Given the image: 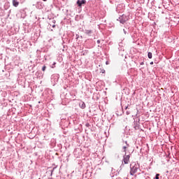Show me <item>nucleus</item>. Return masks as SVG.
Returning a JSON list of instances; mask_svg holds the SVG:
<instances>
[{
    "instance_id": "1",
    "label": "nucleus",
    "mask_w": 179,
    "mask_h": 179,
    "mask_svg": "<svg viewBox=\"0 0 179 179\" xmlns=\"http://www.w3.org/2000/svg\"><path fill=\"white\" fill-rule=\"evenodd\" d=\"M138 173V165H134L130 170L131 176H135Z\"/></svg>"
},
{
    "instance_id": "2",
    "label": "nucleus",
    "mask_w": 179,
    "mask_h": 179,
    "mask_svg": "<svg viewBox=\"0 0 179 179\" xmlns=\"http://www.w3.org/2000/svg\"><path fill=\"white\" fill-rule=\"evenodd\" d=\"M131 157L129 155H124V157H123V162L124 164H128V163H129V158Z\"/></svg>"
},
{
    "instance_id": "3",
    "label": "nucleus",
    "mask_w": 179,
    "mask_h": 179,
    "mask_svg": "<svg viewBox=\"0 0 179 179\" xmlns=\"http://www.w3.org/2000/svg\"><path fill=\"white\" fill-rule=\"evenodd\" d=\"M77 5L79 8L82 7V5H86V0H78Z\"/></svg>"
},
{
    "instance_id": "4",
    "label": "nucleus",
    "mask_w": 179,
    "mask_h": 179,
    "mask_svg": "<svg viewBox=\"0 0 179 179\" xmlns=\"http://www.w3.org/2000/svg\"><path fill=\"white\" fill-rule=\"evenodd\" d=\"M13 6H15V8H17V6H19V3L16 0H13Z\"/></svg>"
},
{
    "instance_id": "5",
    "label": "nucleus",
    "mask_w": 179,
    "mask_h": 179,
    "mask_svg": "<svg viewBox=\"0 0 179 179\" xmlns=\"http://www.w3.org/2000/svg\"><path fill=\"white\" fill-rule=\"evenodd\" d=\"M80 107L81 108H86V104L85 103V102H82L80 103Z\"/></svg>"
},
{
    "instance_id": "6",
    "label": "nucleus",
    "mask_w": 179,
    "mask_h": 179,
    "mask_svg": "<svg viewBox=\"0 0 179 179\" xmlns=\"http://www.w3.org/2000/svg\"><path fill=\"white\" fill-rule=\"evenodd\" d=\"M148 57L150 59H152V52H149L148 54Z\"/></svg>"
},
{
    "instance_id": "7",
    "label": "nucleus",
    "mask_w": 179,
    "mask_h": 179,
    "mask_svg": "<svg viewBox=\"0 0 179 179\" xmlns=\"http://www.w3.org/2000/svg\"><path fill=\"white\" fill-rule=\"evenodd\" d=\"M47 69V67L45 66H43V68H42V71H45V69Z\"/></svg>"
},
{
    "instance_id": "8",
    "label": "nucleus",
    "mask_w": 179,
    "mask_h": 179,
    "mask_svg": "<svg viewBox=\"0 0 179 179\" xmlns=\"http://www.w3.org/2000/svg\"><path fill=\"white\" fill-rule=\"evenodd\" d=\"M128 147H127V146H124L123 147V149H124V152H127V148Z\"/></svg>"
},
{
    "instance_id": "9",
    "label": "nucleus",
    "mask_w": 179,
    "mask_h": 179,
    "mask_svg": "<svg viewBox=\"0 0 179 179\" xmlns=\"http://www.w3.org/2000/svg\"><path fill=\"white\" fill-rule=\"evenodd\" d=\"M159 176H160V174H157L156 176H155V179H159Z\"/></svg>"
},
{
    "instance_id": "10",
    "label": "nucleus",
    "mask_w": 179,
    "mask_h": 179,
    "mask_svg": "<svg viewBox=\"0 0 179 179\" xmlns=\"http://www.w3.org/2000/svg\"><path fill=\"white\" fill-rule=\"evenodd\" d=\"M97 43H98V44H100V41L98 40V41H97Z\"/></svg>"
},
{
    "instance_id": "11",
    "label": "nucleus",
    "mask_w": 179,
    "mask_h": 179,
    "mask_svg": "<svg viewBox=\"0 0 179 179\" xmlns=\"http://www.w3.org/2000/svg\"><path fill=\"white\" fill-rule=\"evenodd\" d=\"M150 65H153V62H150Z\"/></svg>"
},
{
    "instance_id": "12",
    "label": "nucleus",
    "mask_w": 179,
    "mask_h": 179,
    "mask_svg": "<svg viewBox=\"0 0 179 179\" xmlns=\"http://www.w3.org/2000/svg\"><path fill=\"white\" fill-rule=\"evenodd\" d=\"M127 115H129V112H127Z\"/></svg>"
},
{
    "instance_id": "13",
    "label": "nucleus",
    "mask_w": 179,
    "mask_h": 179,
    "mask_svg": "<svg viewBox=\"0 0 179 179\" xmlns=\"http://www.w3.org/2000/svg\"><path fill=\"white\" fill-rule=\"evenodd\" d=\"M88 33H92V31H90Z\"/></svg>"
},
{
    "instance_id": "14",
    "label": "nucleus",
    "mask_w": 179,
    "mask_h": 179,
    "mask_svg": "<svg viewBox=\"0 0 179 179\" xmlns=\"http://www.w3.org/2000/svg\"><path fill=\"white\" fill-rule=\"evenodd\" d=\"M43 1H44L45 2L47 0H43Z\"/></svg>"
},
{
    "instance_id": "15",
    "label": "nucleus",
    "mask_w": 179,
    "mask_h": 179,
    "mask_svg": "<svg viewBox=\"0 0 179 179\" xmlns=\"http://www.w3.org/2000/svg\"><path fill=\"white\" fill-rule=\"evenodd\" d=\"M55 64H56V63L55 62V63L53 64V65H55Z\"/></svg>"
},
{
    "instance_id": "16",
    "label": "nucleus",
    "mask_w": 179,
    "mask_h": 179,
    "mask_svg": "<svg viewBox=\"0 0 179 179\" xmlns=\"http://www.w3.org/2000/svg\"><path fill=\"white\" fill-rule=\"evenodd\" d=\"M38 179H41V178H38Z\"/></svg>"
}]
</instances>
